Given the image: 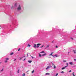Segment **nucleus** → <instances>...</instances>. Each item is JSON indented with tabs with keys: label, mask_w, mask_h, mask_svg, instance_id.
<instances>
[{
	"label": "nucleus",
	"mask_w": 76,
	"mask_h": 76,
	"mask_svg": "<svg viewBox=\"0 0 76 76\" xmlns=\"http://www.w3.org/2000/svg\"><path fill=\"white\" fill-rule=\"evenodd\" d=\"M41 44L38 43L37 44V46H36V48H38L39 47V45H41Z\"/></svg>",
	"instance_id": "f257e3e1"
},
{
	"label": "nucleus",
	"mask_w": 76,
	"mask_h": 76,
	"mask_svg": "<svg viewBox=\"0 0 76 76\" xmlns=\"http://www.w3.org/2000/svg\"><path fill=\"white\" fill-rule=\"evenodd\" d=\"M21 9V7H20V5H19V7L18 8V10H20Z\"/></svg>",
	"instance_id": "f03ea898"
},
{
	"label": "nucleus",
	"mask_w": 76,
	"mask_h": 76,
	"mask_svg": "<svg viewBox=\"0 0 76 76\" xmlns=\"http://www.w3.org/2000/svg\"><path fill=\"white\" fill-rule=\"evenodd\" d=\"M67 67V66H65L64 67L62 68L61 69V70H63V69H64L66 68V67Z\"/></svg>",
	"instance_id": "7ed1b4c3"
},
{
	"label": "nucleus",
	"mask_w": 76,
	"mask_h": 76,
	"mask_svg": "<svg viewBox=\"0 0 76 76\" xmlns=\"http://www.w3.org/2000/svg\"><path fill=\"white\" fill-rule=\"evenodd\" d=\"M50 47V45H48L45 48V49H46L47 48L49 47Z\"/></svg>",
	"instance_id": "20e7f679"
},
{
	"label": "nucleus",
	"mask_w": 76,
	"mask_h": 76,
	"mask_svg": "<svg viewBox=\"0 0 76 76\" xmlns=\"http://www.w3.org/2000/svg\"><path fill=\"white\" fill-rule=\"evenodd\" d=\"M53 52H52L51 53V54H50L49 55V56H53Z\"/></svg>",
	"instance_id": "39448f33"
},
{
	"label": "nucleus",
	"mask_w": 76,
	"mask_h": 76,
	"mask_svg": "<svg viewBox=\"0 0 76 76\" xmlns=\"http://www.w3.org/2000/svg\"><path fill=\"white\" fill-rule=\"evenodd\" d=\"M69 64L70 65H73L74 64L72 62H69Z\"/></svg>",
	"instance_id": "423d86ee"
},
{
	"label": "nucleus",
	"mask_w": 76,
	"mask_h": 76,
	"mask_svg": "<svg viewBox=\"0 0 76 76\" xmlns=\"http://www.w3.org/2000/svg\"><path fill=\"white\" fill-rule=\"evenodd\" d=\"M51 66H48L47 67V68H46V69L47 70V69H50V68Z\"/></svg>",
	"instance_id": "0eeeda50"
},
{
	"label": "nucleus",
	"mask_w": 76,
	"mask_h": 76,
	"mask_svg": "<svg viewBox=\"0 0 76 76\" xmlns=\"http://www.w3.org/2000/svg\"><path fill=\"white\" fill-rule=\"evenodd\" d=\"M32 61H28V63H32Z\"/></svg>",
	"instance_id": "6e6552de"
},
{
	"label": "nucleus",
	"mask_w": 76,
	"mask_h": 76,
	"mask_svg": "<svg viewBox=\"0 0 76 76\" xmlns=\"http://www.w3.org/2000/svg\"><path fill=\"white\" fill-rule=\"evenodd\" d=\"M40 53H45V52H44V51H42L41 52H40Z\"/></svg>",
	"instance_id": "1a4fd4ad"
},
{
	"label": "nucleus",
	"mask_w": 76,
	"mask_h": 76,
	"mask_svg": "<svg viewBox=\"0 0 76 76\" xmlns=\"http://www.w3.org/2000/svg\"><path fill=\"white\" fill-rule=\"evenodd\" d=\"M46 54H47L46 53H44L42 55V56H46Z\"/></svg>",
	"instance_id": "9d476101"
},
{
	"label": "nucleus",
	"mask_w": 76,
	"mask_h": 76,
	"mask_svg": "<svg viewBox=\"0 0 76 76\" xmlns=\"http://www.w3.org/2000/svg\"><path fill=\"white\" fill-rule=\"evenodd\" d=\"M36 44H34V48H37V47L36 46Z\"/></svg>",
	"instance_id": "9b49d317"
},
{
	"label": "nucleus",
	"mask_w": 76,
	"mask_h": 76,
	"mask_svg": "<svg viewBox=\"0 0 76 76\" xmlns=\"http://www.w3.org/2000/svg\"><path fill=\"white\" fill-rule=\"evenodd\" d=\"M25 76V73H23L22 75V76Z\"/></svg>",
	"instance_id": "f8f14e48"
},
{
	"label": "nucleus",
	"mask_w": 76,
	"mask_h": 76,
	"mask_svg": "<svg viewBox=\"0 0 76 76\" xmlns=\"http://www.w3.org/2000/svg\"><path fill=\"white\" fill-rule=\"evenodd\" d=\"M13 54H14L13 52H12V53H11L10 54V55L12 56V55H13Z\"/></svg>",
	"instance_id": "ddd939ff"
},
{
	"label": "nucleus",
	"mask_w": 76,
	"mask_h": 76,
	"mask_svg": "<svg viewBox=\"0 0 76 76\" xmlns=\"http://www.w3.org/2000/svg\"><path fill=\"white\" fill-rule=\"evenodd\" d=\"M73 51L75 53V54H76V50H73Z\"/></svg>",
	"instance_id": "4468645a"
},
{
	"label": "nucleus",
	"mask_w": 76,
	"mask_h": 76,
	"mask_svg": "<svg viewBox=\"0 0 76 76\" xmlns=\"http://www.w3.org/2000/svg\"><path fill=\"white\" fill-rule=\"evenodd\" d=\"M39 57H42V56L41 55V54L39 53Z\"/></svg>",
	"instance_id": "2eb2a0df"
},
{
	"label": "nucleus",
	"mask_w": 76,
	"mask_h": 76,
	"mask_svg": "<svg viewBox=\"0 0 76 76\" xmlns=\"http://www.w3.org/2000/svg\"><path fill=\"white\" fill-rule=\"evenodd\" d=\"M55 57H57V55L55 54Z\"/></svg>",
	"instance_id": "dca6fc26"
},
{
	"label": "nucleus",
	"mask_w": 76,
	"mask_h": 76,
	"mask_svg": "<svg viewBox=\"0 0 76 76\" xmlns=\"http://www.w3.org/2000/svg\"><path fill=\"white\" fill-rule=\"evenodd\" d=\"M54 69H56V66L54 65Z\"/></svg>",
	"instance_id": "f3484780"
},
{
	"label": "nucleus",
	"mask_w": 76,
	"mask_h": 76,
	"mask_svg": "<svg viewBox=\"0 0 76 76\" xmlns=\"http://www.w3.org/2000/svg\"><path fill=\"white\" fill-rule=\"evenodd\" d=\"M34 70H33V71H32V73H34Z\"/></svg>",
	"instance_id": "a211bd4d"
},
{
	"label": "nucleus",
	"mask_w": 76,
	"mask_h": 76,
	"mask_svg": "<svg viewBox=\"0 0 76 76\" xmlns=\"http://www.w3.org/2000/svg\"><path fill=\"white\" fill-rule=\"evenodd\" d=\"M45 75H50V74L49 73H46Z\"/></svg>",
	"instance_id": "6ab92c4d"
},
{
	"label": "nucleus",
	"mask_w": 76,
	"mask_h": 76,
	"mask_svg": "<svg viewBox=\"0 0 76 76\" xmlns=\"http://www.w3.org/2000/svg\"><path fill=\"white\" fill-rule=\"evenodd\" d=\"M17 73H19V70H18V71L17 72Z\"/></svg>",
	"instance_id": "aec40b11"
},
{
	"label": "nucleus",
	"mask_w": 76,
	"mask_h": 76,
	"mask_svg": "<svg viewBox=\"0 0 76 76\" xmlns=\"http://www.w3.org/2000/svg\"><path fill=\"white\" fill-rule=\"evenodd\" d=\"M28 47H31V45H29V44H28Z\"/></svg>",
	"instance_id": "412c9836"
},
{
	"label": "nucleus",
	"mask_w": 76,
	"mask_h": 76,
	"mask_svg": "<svg viewBox=\"0 0 76 76\" xmlns=\"http://www.w3.org/2000/svg\"><path fill=\"white\" fill-rule=\"evenodd\" d=\"M9 60V58H6V60Z\"/></svg>",
	"instance_id": "4be33fe9"
},
{
	"label": "nucleus",
	"mask_w": 76,
	"mask_h": 76,
	"mask_svg": "<svg viewBox=\"0 0 76 76\" xmlns=\"http://www.w3.org/2000/svg\"><path fill=\"white\" fill-rule=\"evenodd\" d=\"M7 60L5 61V63H7Z\"/></svg>",
	"instance_id": "5701e85b"
},
{
	"label": "nucleus",
	"mask_w": 76,
	"mask_h": 76,
	"mask_svg": "<svg viewBox=\"0 0 76 76\" xmlns=\"http://www.w3.org/2000/svg\"><path fill=\"white\" fill-rule=\"evenodd\" d=\"M61 73H64V71H62L61 72Z\"/></svg>",
	"instance_id": "b1692460"
},
{
	"label": "nucleus",
	"mask_w": 76,
	"mask_h": 76,
	"mask_svg": "<svg viewBox=\"0 0 76 76\" xmlns=\"http://www.w3.org/2000/svg\"><path fill=\"white\" fill-rule=\"evenodd\" d=\"M70 38H71V39H72V40H73V38L71 37Z\"/></svg>",
	"instance_id": "393cba45"
},
{
	"label": "nucleus",
	"mask_w": 76,
	"mask_h": 76,
	"mask_svg": "<svg viewBox=\"0 0 76 76\" xmlns=\"http://www.w3.org/2000/svg\"><path fill=\"white\" fill-rule=\"evenodd\" d=\"M3 71V69H2V70L0 71V72H2V71Z\"/></svg>",
	"instance_id": "a878e982"
},
{
	"label": "nucleus",
	"mask_w": 76,
	"mask_h": 76,
	"mask_svg": "<svg viewBox=\"0 0 76 76\" xmlns=\"http://www.w3.org/2000/svg\"><path fill=\"white\" fill-rule=\"evenodd\" d=\"M44 47V45L42 46V47H40V48H42V47Z\"/></svg>",
	"instance_id": "bb28decb"
},
{
	"label": "nucleus",
	"mask_w": 76,
	"mask_h": 76,
	"mask_svg": "<svg viewBox=\"0 0 76 76\" xmlns=\"http://www.w3.org/2000/svg\"><path fill=\"white\" fill-rule=\"evenodd\" d=\"M20 48H19V49L18 50V51H20Z\"/></svg>",
	"instance_id": "cd10ccee"
},
{
	"label": "nucleus",
	"mask_w": 76,
	"mask_h": 76,
	"mask_svg": "<svg viewBox=\"0 0 76 76\" xmlns=\"http://www.w3.org/2000/svg\"><path fill=\"white\" fill-rule=\"evenodd\" d=\"M52 56H53V57L54 58V57H55V56L53 55Z\"/></svg>",
	"instance_id": "c85d7f7f"
},
{
	"label": "nucleus",
	"mask_w": 76,
	"mask_h": 76,
	"mask_svg": "<svg viewBox=\"0 0 76 76\" xmlns=\"http://www.w3.org/2000/svg\"><path fill=\"white\" fill-rule=\"evenodd\" d=\"M31 57H32V58H34V57L32 56H31Z\"/></svg>",
	"instance_id": "c756f323"
},
{
	"label": "nucleus",
	"mask_w": 76,
	"mask_h": 76,
	"mask_svg": "<svg viewBox=\"0 0 76 76\" xmlns=\"http://www.w3.org/2000/svg\"><path fill=\"white\" fill-rule=\"evenodd\" d=\"M56 48H58V46H57L56 45Z\"/></svg>",
	"instance_id": "7c9ffc66"
},
{
	"label": "nucleus",
	"mask_w": 76,
	"mask_h": 76,
	"mask_svg": "<svg viewBox=\"0 0 76 76\" xmlns=\"http://www.w3.org/2000/svg\"><path fill=\"white\" fill-rule=\"evenodd\" d=\"M25 60H26V58H25L23 60V61H25Z\"/></svg>",
	"instance_id": "2f4dec72"
},
{
	"label": "nucleus",
	"mask_w": 76,
	"mask_h": 76,
	"mask_svg": "<svg viewBox=\"0 0 76 76\" xmlns=\"http://www.w3.org/2000/svg\"><path fill=\"white\" fill-rule=\"evenodd\" d=\"M72 72V71L71 70H70L69 71V72Z\"/></svg>",
	"instance_id": "473e14b6"
},
{
	"label": "nucleus",
	"mask_w": 76,
	"mask_h": 76,
	"mask_svg": "<svg viewBox=\"0 0 76 76\" xmlns=\"http://www.w3.org/2000/svg\"><path fill=\"white\" fill-rule=\"evenodd\" d=\"M72 75L73 76H74V75H74V72H73V73H72Z\"/></svg>",
	"instance_id": "72a5a7b5"
},
{
	"label": "nucleus",
	"mask_w": 76,
	"mask_h": 76,
	"mask_svg": "<svg viewBox=\"0 0 76 76\" xmlns=\"http://www.w3.org/2000/svg\"><path fill=\"white\" fill-rule=\"evenodd\" d=\"M16 61V58H15V60H14V61Z\"/></svg>",
	"instance_id": "f704fd0d"
},
{
	"label": "nucleus",
	"mask_w": 76,
	"mask_h": 76,
	"mask_svg": "<svg viewBox=\"0 0 76 76\" xmlns=\"http://www.w3.org/2000/svg\"><path fill=\"white\" fill-rule=\"evenodd\" d=\"M66 65H67V66H68V63H66Z\"/></svg>",
	"instance_id": "c9c22d12"
},
{
	"label": "nucleus",
	"mask_w": 76,
	"mask_h": 76,
	"mask_svg": "<svg viewBox=\"0 0 76 76\" xmlns=\"http://www.w3.org/2000/svg\"><path fill=\"white\" fill-rule=\"evenodd\" d=\"M74 61H76V59H74Z\"/></svg>",
	"instance_id": "e433bc0d"
},
{
	"label": "nucleus",
	"mask_w": 76,
	"mask_h": 76,
	"mask_svg": "<svg viewBox=\"0 0 76 76\" xmlns=\"http://www.w3.org/2000/svg\"><path fill=\"white\" fill-rule=\"evenodd\" d=\"M52 64H53V65H54V64H53V62H52Z\"/></svg>",
	"instance_id": "4c0bfd02"
},
{
	"label": "nucleus",
	"mask_w": 76,
	"mask_h": 76,
	"mask_svg": "<svg viewBox=\"0 0 76 76\" xmlns=\"http://www.w3.org/2000/svg\"><path fill=\"white\" fill-rule=\"evenodd\" d=\"M29 72V71H27L26 72V73H28V72Z\"/></svg>",
	"instance_id": "58836bf2"
},
{
	"label": "nucleus",
	"mask_w": 76,
	"mask_h": 76,
	"mask_svg": "<svg viewBox=\"0 0 76 76\" xmlns=\"http://www.w3.org/2000/svg\"><path fill=\"white\" fill-rule=\"evenodd\" d=\"M22 59L21 58H20V60H21Z\"/></svg>",
	"instance_id": "ea45409f"
},
{
	"label": "nucleus",
	"mask_w": 76,
	"mask_h": 76,
	"mask_svg": "<svg viewBox=\"0 0 76 76\" xmlns=\"http://www.w3.org/2000/svg\"><path fill=\"white\" fill-rule=\"evenodd\" d=\"M53 42H54V41H52V43H53Z\"/></svg>",
	"instance_id": "a19ab883"
},
{
	"label": "nucleus",
	"mask_w": 76,
	"mask_h": 76,
	"mask_svg": "<svg viewBox=\"0 0 76 76\" xmlns=\"http://www.w3.org/2000/svg\"><path fill=\"white\" fill-rule=\"evenodd\" d=\"M70 53V52H68V53Z\"/></svg>",
	"instance_id": "79ce46f5"
},
{
	"label": "nucleus",
	"mask_w": 76,
	"mask_h": 76,
	"mask_svg": "<svg viewBox=\"0 0 76 76\" xmlns=\"http://www.w3.org/2000/svg\"><path fill=\"white\" fill-rule=\"evenodd\" d=\"M28 54H27V55H28Z\"/></svg>",
	"instance_id": "37998d69"
},
{
	"label": "nucleus",
	"mask_w": 76,
	"mask_h": 76,
	"mask_svg": "<svg viewBox=\"0 0 76 76\" xmlns=\"http://www.w3.org/2000/svg\"><path fill=\"white\" fill-rule=\"evenodd\" d=\"M28 74H29V73H28Z\"/></svg>",
	"instance_id": "c03bdc74"
}]
</instances>
